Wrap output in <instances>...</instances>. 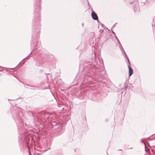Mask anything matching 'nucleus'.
Instances as JSON below:
<instances>
[{
    "instance_id": "f257e3e1",
    "label": "nucleus",
    "mask_w": 155,
    "mask_h": 155,
    "mask_svg": "<svg viewBox=\"0 0 155 155\" xmlns=\"http://www.w3.org/2000/svg\"><path fill=\"white\" fill-rule=\"evenodd\" d=\"M112 33L114 35V36H115V37L116 38L117 40V41L118 44L119 45V48H120V49L124 53V55H125V57H126V58H127V60L128 61L129 63H130V61H129L128 58H127V54H126L125 52V51L124 49H123V47H122L121 44H120V41H119V39H118V38L116 36L115 33L114 32V31H112Z\"/></svg>"
},
{
    "instance_id": "f03ea898",
    "label": "nucleus",
    "mask_w": 155,
    "mask_h": 155,
    "mask_svg": "<svg viewBox=\"0 0 155 155\" xmlns=\"http://www.w3.org/2000/svg\"><path fill=\"white\" fill-rule=\"evenodd\" d=\"M91 15L93 19L94 20H97L98 19V17L97 14L94 12H92Z\"/></svg>"
},
{
    "instance_id": "7ed1b4c3",
    "label": "nucleus",
    "mask_w": 155,
    "mask_h": 155,
    "mask_svg": "<svg viewBox=\"0 0 155 155\" xmlns=\"http://www.w3.org/2000/svg\"><path fill=\"white\" fill-rule=\"evenodd\" d=\"M128 67L129 69V76H130L133 73V71L132 69L129 65L128 66Z\"/></svg>"
},
{
    "instance_id": "20e7f679",
    "label": "nucleus",
    "mask_w": 155,
    "mask_h": 155,
    "mask_svg": "<svg viewBox=\"0 0 155 155\" xmlns=\"http://www.w3.org/2000/svg\"><path fill=\"white\" fill-rule=\"evenodd\" d=\"M141 143H143L144 144V146H145V147H146V146H145V143L143 141V140H141Z\"/></svg>"
}]
</instances>
